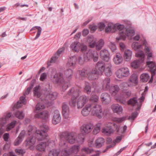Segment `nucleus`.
<instances>
[{"instance_id": "1", "label": "nucleus", "mask_w": 156, "mask_h": 156, "mask_svg": "<svg viewBox=\"0 0 156 156\" xmlns=\"http://www.w3.org/2000/svg\"><path fill=\"white\" fill-rule=\"evenodd\" d=\"M43 126L44 129L41 130H37L35 127L32 126H28L27 130L29 136L25 142L26 147H30L34 144L36 141V138L38 141H41L46 138L47 136V133L49 128L46 125H43Z\"/></svg>"}, {"instance_id": "2", "label": "nucleus", "mask_w": 156, "mask_h": 156, "mask_svg": "<svg viewBox=\"0 0 156 156\" xmlns=\"http://www.w3.org/2000/svg\"><path fill=\"white\" fill-rule=\"evenodd\" d=\"M81 134L78 135V139L77 138V134L75 133L72 132L66 131L61 133L59 137L62 139H65L70 144H73L76 142H81L83 141L84 140L83 136H82L80 138Z\"/></svg>"}, {"instance_id": "3", "label": "nucleus", "mask_w": 156, "mask_h": 156, "mask_svg": "<svg viewBox=\"0 0 156 156\" xmlns=\"http://www.w3.org/2000/svg\"><path fill=\"white\" fill-rule=\"evenodd\" d=\"M146 53L147 55L148 61L146 62L147 65L150 68L151 73V77L149 82H152L153 80L154 76L155 74L156 71V64L154 62L150 61V58L152 57V53L151 52L149 48L145 46V48Z\"/></svg>"}, {"instance_id": "4", "label": "nucleus", "mask_w": 156, "mask_h": 156, "mask_svg": "<svg viewBox=\"0 0 156 156\" xmlns=\"http://www.w3.org/2000/svg\"><path fill=\"white\" fill-rule=\"evenodd\" d=\"M80 93V91L78 89L72 88L68 92L69 95H72L71 100L69 101V104L70 106L75 107L76 104V99L79 97Z\"/></svg>"}, {"instance_id": "5", "label": "nucleus", "mask_w": 156, "mask_h": 156, "mask_svg": "<svg viewBox=\"0 0 156 156\" xmlns=\"http://www.w3.org/2000/svg\"><path fill=\"white\" fill-rule=\"evenodd\" d=\"M56 82L62 87V91H65L68 87L69 83L64 81L63 79V74L61 73H56L53 76Z\"/></svg>"}, {"instance_id": "6", "label": "nucleus", "mask_w": 156, "mask_h": 156, "mask_svg": "<svg viewBox=\"0 0 156 156\" xmlns=\"http://www.w3.org/2000/svg\"><path fill=\"white\" fill-rule=\"evenodd\" d=\"M46 92L45 93V98H41V101L42 103L47 104L49 102L48 99L54 100L57 97L58 94L56 92H52L49 88H46Z\"/></svg>"}, {"instance_id": "7", "label": "nucleus", "mask_w": 156, "mask_h": 156, "mask_svg": "<svg viewBox=\"0 0 156 156\" xmlns=\"http://www.w3.org/2000/svg\"><path fill=\"white\" fill-rule=\"evenodd\" d=\"M91 108V112L93 115L101 118L102 117L104 113L102 112V108L101 105L97 104L95 103H90Z\"/></svg>"}, {"instance_id": "8", "label": "nucleus", "mask_w": 156, "mask_h": 156, "mask_svg": "<svg viewBox=\"0 0 156 156\" xmlns=\"http://www.w3.org/2000/svg\"><path fill=\"white\" fill-rule=\"evenodd\" d=\"M112 29L114 30V31H112L113 32H114L117 30H119V37L116 38L117 40L119 41L121 39L122 37H125V32H126V29L124 28L123 25L115 24L112 26Z\"/></svg>"}, {"instance_id": "9", "label": "nucleus", "mask_w": 156, "mask_h": 156, "mask_svg": "<svg viewBox=\"0 0 156 156\" xmlns=\"http://www.w3.org/2000/svg\"><path fill=\"white\" fill-rule=\"evenodd\" d=\"M80 148L79 145L72 146L68 150L64 149L62 150L61 153V156H69L73 154H77L79 151Z\"/></svg>"}, {"instance_id": "10", "label": "nucleus", "mask_w": 156, "mask_h": 156, "mask_svg": "<svg viewBox=\"0 0 156 156\" xmlns=\"http://www.w3.org/2000/svg\"><path fill=\"white\" fill-rule=\"evenodd\" d=\"M31 90V88L28 87L23 94V96L21 97L20 98V101L17 102L15 105L16 108H19L23 105V104L25 105L27 103V101L25 99L26 96L28 95Z\"/></svg>"}, {"instance_id": "11", "label": "nucleus", "mask_w": 156, "mask_h": 156, "mask_svg": "<svg viewBox=\"0 0 156 156\" xmlns=\"http://www.w3.org/2000/svg\"><path fill=\"white\" fill-rule=\"evenodd\" d=\"M117 76L119 78L128 76L129 74V69L127 68L120 69L117 70L116 73Z\"/></svg>"}, {"instance_id": "12", "label": "nucleus", "mask_w": 156, "mask_h": 156, "mask_svg": "<svg viewBox=\"0 0 156 156\" xmlns=\"http://www.w3.org/2000/svg\"><path fill=\"white\" fill-rule=\"evenodd\" d=\"M91 51H89L88 52H85L83 54V58L82 57L80 56L78 57V62L80 64H83L84 62H87L91 58L92 56Z\"/></svg>"}, {"instance_id": "13", "label": "nucleus", "mask_w": 156, "mask_h": 156, "mask_svg": "<svg viewBox=\"0 0 156 156\" xmlns=\"http://www.w3.org/2000/svg\"><path fill=\"white\" fill-rule=\"evenodd\" d=\"M94 126L91 123L83 124L80 127L81 132L83 135L88 134L91 131Z\"/></svg>"}, {"instance_id": "14", "label": "nucleus", "mask_w": 156, "mask_h": 156, "mask_svg": "<svg viewBox=\"0 0 156 156\" xmlns=\"http://www.w3.org/2000/svg\"><path fill=\"white\" fill-rule=\"evenodd\" d=\"M87 76L88 79L90 80H94L98 78V76L100 75L98 70L95 69L90 71L89 70Z\"/></svg>"}, {"instance_id": "15", "label": "nucleus", "mask_w": 156, "mask_h": 156, "mask_svg": "<svg viewBox=\"0 0 156 156\" xmlns=\"http://www.w3.org/2000/svg\"><path fill=\"white\" fill-rule=\"evenodd\" d=\"M112 123L109 122L108 124L106 125V128H103L102 129V133L106 136H110L113 133L114 130L111 125Z\"/></svg>"}, {"instance_id": "16", "label": "nucleus", "mask_w": 156, "mask_h": 156, "mask_svg": "<svg viewBox=\"0 0 156 156\" xmlns=\"http://www.w3.org/2000/svg\"><path fill=\"white\" fill-rule=\"evenodd\" d=\"M88 101L86 96L82 95L80 96L78 99L77 102V108H82L85 105Z\"/></svg>"}, {"instance_id": "17", "label": "nucleus", "mask_w": 156, "mask_h": 156, "mask_svg": "<svg viewBox=\"0 0 156 156\" xmlns=\"http://www.w3.org/2000/svg\"><path fill=\"white\" fill-rule=\"evenodd\" d=\"M107 64L103 61H98L96 64V69L98 70L99 73L100 75H102L103 73L104 72V70L105 69Z\"/></svg>"}, {"instance_id": "18", "label": "nucleus", "mask_w": 156, "mask_h": 156, "mask_svg": "<svg viewBox=\"0 0 156 156\" xmlns=\"http://www.w3.org/2000/svg\"><path fill=\"white\" fill-rule=\"evenodd\" d=\"M61 117L59 111L58 110L55 111L52 122L54 124L56 125L60 122Z\"/></svg>"}, {"instance_id": "19", "label": "nucleus", "mask_w": 156, "mask_h": 156, "mask_svg": "<svg viewBox=\"0 0 156 156\" xmlns=\"http://www.w3.org/2000/svg\"><path fill=\"white\" fill-rule=\"evenodd\" d=\"M101 99L102 103L105 104L109 103L111 101V98L109 94L107 93H103L101 96Z\"/></svg>"}, {"instance_id": "20", "label": "nucleus", "mask_w": 156, "mask_h": 156, "mask_svg": "<svg viewBox=\"0 0 156 156\" xmlns=\"http://www.w3.org/2000/svg\"><path fill=\"white\" fill-rule=\"evenodd\" d=\"M109 53L108 51L103 49L101 51L100 56L101 58L106 62H108L110 59Z\"/></svg>"}, {"instance_id": "21", "label": "nucleus", "mask_w": 156, "mask_h": 156, "mask_svg": "<svg viewBox=\"0 0 156 156\" xmlns=\"http://www.w3.org/2000/svg\"><path fill=\"white\" fill-rule=\"evenodd\" d=\"M25 134V131L24 130H23L21 131L18 137L14 142V145L15 146H18L22 142L24 138Z\"/></svg>"}, {"instance_id": "22", "label": "nucleus", "mask_w": 156, "mask_h": 156, "mask_svg": "<svg viewBox=\"0 0 156 156\" xmlns=\"http://www.w3.org/2000/svg\"><path fill=\"white\" fill-rule=\"evenodd\" d=\"M70 48L73 51L75 52H78L82 47L81 44L77 41H75L72 43L70 45Z\"/></svg>"}, {"instance_id": "23", "label": "nucleus", "mask_w": 156, "mask_h": 156, "mask_svg": "<svg viewBox=\"0 0 156 156\" xmlns=\"http://www.w3.org/2000/svg\"><path fill=\"white\" fill-rule=\"evenodd\" d=\"M62 114L65 118L67 119L69 113V108L67 104L65 102L62 105Z\"/></svg>"}, {"instance_id": "24", "label": "nucleus", "mask_w": 156, "mask_h": 156, "mask_svg": "<svg viewBox=\"0 0 156 156\" xmlns=\"http://www.w3.org/2000/svg\"><path fill=\"white\" fill-rule=\"evenodd\" d=\"M48 112L46 111H44L40 113L36 114L35 117L37 119H41L43 120L47 119L48 117Z\"/></svg>"}, {"instance_id": "25", "label": "nucleus", "mask_w": 156, "mask_h": 156, "mask_svg": "<svg viewBox=\"0 0 156 156\" xmlns=\"http://www.w3.org/2000/svg\"><path fill=\"white\" fill-rule=\"evenodd\" d=\"M110 80L109 78H107L104 79L101 83L102 89L107 90L109 89L110 86Z\"/></svg>"}, {"instance_id": "26", "label": "nucleus", "mask_w": 156, "mask_h": 156, "mask_svg": "<svg viewBox=\"0 0 156 156\" xmlns=\"http://www.w3.org/2000/svg\"><path fill=\"white\" fill-rule=\"evenodd\" d=\"M116 65L121 64L122 62L123 58L121 55L119 53H117L113 59Z\"/></svg>"}, {"instance_id": "27", "label": "nucleus", "mask_w": 156, "mask_h": 156, "mask_svg": "<svg viewBox=\"0 0 156 156\" xmlns=\"http://www.w3.org/2000/svg\"><path fill=\"white\" fill-rule=\"evenodd\" d=\"M111 108L114 112L118 114L122 113V107L118 104H113L111 106Z\"/></svg>"}, {"instance_id": "28", "label": "nucleus", "mask_w": 156, "mask_h": 156, "mask_svg": "<svg viewBox=\"0 0 156 156\" xmlns=\"http://www.w3.org/2000/svg\"><path fill=\"white\" fill-rule=\"evenodd\" d=\"M91 108L90 107V104H88L86 105L85 107L82 110L81 113L84 116H87L91 111Z\"/></svg>"}, {"instance_id": "29", "label": "nucleus", "mask_w": 156, "mask_h": 156, "mask_svg": "<svg viewBox=\"0 0 156 156\" xmlns=\"http://www.w3.org/2000/svg\"><path fill=\"white\" fill-rule=\"evenodd\" d=\"M110 93L113 95H115L119 90V87L117 85L111 86L109 87Z\"/></svg>"}, {"instance_id": "30", "label": "nucleus", "mask_w": 156, "mask_h": 156, "mask_svg": "<svg viewBox=\"0 0 156 156\" xmlns=\"http://www.w3.org/2000/svg\"><path fill=\"white\" fill-rule=\"evenodd\" d=\"M77 58L75 56H73L70 57L68 60V62L67 63V66L68 67H74L77 61Z\"/></svg>"}, {"instance_id": "31", "label": "nucleus", "mask_w": 156, "mask_h": 156, "mask_svg": "<svg viewBox=\"0 0 156 156\" xmlns=\"http://www.w3.org/2000/svg\"><path fill=\"white\" fill-rule=\"evenodd\" d=\"M112 67V66L110 63L109 62L107 64V66L104 70L106 76L109 77L111 76L112 73L111 69Z\"/></svg>"}, {"instance_id": "32", "label": "nucleus", "mask_w": 156, "mask_h": 156, "mask_svg": "<svg viewBox=\"0 0 156 156\" xmlns=\"http://www.w3.org/2000/svg\"><path fill=\"white\" fill-rule=\"evenodd\" d=\"M46 145L47 143L45 141L41 142L36 146V149L40 151H44L45 150Z\"/></svg>"}, {"instance_id": "33", "label": "nucleus", "mask_w": 156, "mask_h": 156, "mask_svg": "<svg viewBox=\"0 0 156 156\" xmlns=\"http://www.w3.org/2000/svg\"><path fill=\"white\" fill-rule=\"evenodd\" d=\"M93 150L88 147H84L81 150V156H86V154H89L92 152Z\"/></svg>"}, {"instance_id": "34", "label": "nucleus", "mask_w": 156, "mask_h": 156, "mask_svg": "<svg viewBox=\"0 0 156 156\" xmlns=\"http://www.w3.org/2000/svg\"><path fill=\"white\" fill-rule=\"evenodd\" d=\"M105 142V140L103 138H98L95 141L96 147L97 148L101 147L104 145Z\"/></svg>"}, {"instance_id": "35", "label": "nucleus", "mask_w": 156, "mask_h": 156, "mask_svg": "<svg viewBox=\"0 0 156 156\" xmlns=\"http://www.w3.org/2000/svg\"><path fill=\"white\" fill-rule=\"evenodd\" d=\"M132 55V51L129 49H127L124 52V58L126 61H129L131 59Z\"/></svg>"}, {"instance_id": "36", "label": "nucleus", "mask_w": 156, "mask_h": 156, "mask_svg": "<svg viewBox=\"0 0 156 156\" xmlns=\"http://www.w3.org/2000/svg\"><path fill=\"white\" fill-rule=\"evenodd\" d=\"M136 56L138 58V59L140 62H143L144 60V52L142 51H139L136 54Z\"/></svg>"}, {"instance_id": "37", "label": "nucleus", "mask_w": 156, "mask_h": 156, "mask_svg": "<svg viewBox=\"0 0 156 156\" xmlns=\"http://www.w3.org/2000/svg\"><path fill=\"white\" fill-rule=\"evenodd\" d=\"M131 94L130 90L127 89H123L121 94V96L123 98H127L129 97Z\"/></svg>"}, {"instance_id": "38", "label": "nucleus", "mask_w": 156, "mask_h": 156, "mask_svg": "<svg viewBox=\"0 0 156 156\" xmlns=\"http://www.w3.org/2000/svg\"><path fill=\"white\" fill-rule=\"evenodd\" d=\"M34 96H37L38 98L40 97L41 93L39 86H37L34 88Z\"/></svg>"}, {"instance_id": "39", "label": "nucleus", "mask_w": 156, "mask_h": 156, "mask_svg": "<svg viewBox=\"0 0 156 156\" xmlns=\"http://www.w3.org/2000/svg\"><path fill=\"white\" fill-rule=\"evenodd\" d=\"M125 37H122L121 39L124 40L126 37V36H133L135 34V31L134 30L132 29L127 30L126 29V32H125Z\"/></svg>"}, {"instance_id": "40", "label": "nucleus", "mask_w": 156, "mask_h": 156, "mask_svg": "<svg viewBox=\"0 0 156 156\" xmlns=\"http://www.w3.org/2000/svg\"><path fill=\"white\" fill-rule=\"evenodd\" d=\"M42 141H45L46 143L47 144H48V146L50 148L53 147L55 145V143L54 141L53 140H48V134L46 138Z\"/></svg>"}, {"instance_id": "41", "label": "nucleus", "mask_w": 156, "mask_h": 156, "mask_svg": "<svg viewBox=\"0 0 156 156\" xmlns=\"http://www.w3.org/2000/svg\"><path fill=\"white\" fill-rule=\"evenodd\" d=\"M36 28L37 29V34L36 37L34 38V40H36L40 36L42 28L40 27L39 26H35V27H33L30 30V31H32L33 30H34L35 28Z\"/></svg>"}, {"instance_id": "42", "label": "nucleus", "mask_w": 156, "mask_h": 156, "mask_svg": "<svg viewBox=\"0 0 156 156\" xmlns=\"http://www.w3.org/2000/svg\"><path fill=\"white\" fill-rule=\"evenodd\" d=\"M142 46L141 44H139L138 42L136 41L133 42L132 44V48L136 51H138L141 48Z\"/></svg>"}, {"instance_id": "43", "label": "nucleus", "mask_w": 156, "mask_h": 156, "mask_svg": "<svg viewBox=\"0 0 156 156\" xmlns=\"http://www.w3.org/2000/svg\"><path fill=\"white\" fill-rule=\"evenodd\" d=\"M142 63L143 62H140L139 60L137 59L131 62V66L132 67L136 69L138 68L140 64Z\"/></svg>"}, {"instance_id": "44", "label": "nucleus", "mask_w": 156, "mask_h": 156, "mask_svg": "<svg viewBox=\"0 0 156 156\" xmlns=\"http://www.w3.org/2000/svg\"><path fill=\"white\" fill-rule=\"evenodd\" d=\"M138 103V101L136 98L134 97L131 98L128 101L127 104L129 105L134 106Z\"/></svg>"}, {"instance_id": "45", "label": "nucleus", "mask_w": 156, "mask_h": 156, "mask_svg": "<svg viewBox=\"0 0 156 156\" xmlns=\"http://www.w3.org/2000/svg\"><path fill=\"white\" fill-rule=\"evenodd\" d=\"M60 152L59 150H52L49 151L48 156H58Z\"/></svg>"}, {"instance_id": "46", "label": "nucleus", "mask_w": 156, "mask_h": 156, "mask_svg": "<svg viewBox=\"0 0 156 156\" xmlns=\"http://www.w3.org/2000/svg\"><path fill=\"white\" fill-rule=\"evenodd\" d=\"M140 78L142 81L146 82L149 79L150 76L147 73H143L141 75Z\"/></svg>"}, {"instance_id": "47", "label": "nucleus", "mask_w": 156, "mask_h": 156, "mask_svg": "<svg viewBox=\"0 0 156 156\" xmlns=\"http://www.w3.org/2000/svg\"><path fill=\"white\" fill-rule=\"evenodd\" d=\"M104 41L102 39H100L97 42L96 45V49L99 50L104 45Z\"/></svg>"}, {"instance_id": "48", "label": "nucleus", "mask_w": 156, "mask_h": 156, "mask_svg": "<svg viewBox=\"0 0 156 156\" xmlns=\"http://www.w3.org/2000/svg\"><path fill=\"white\" fill-rule=\"evenodd\" d=\"M16 117L19 119H22L24 117V114L22 111H17L15 114Z\"/></svg>"}, {"instance_id": "49", "label": "nucleus", "mask_w": 156, "mask_h": 156, "mask_svg": "<svg viewBox=\"0 0 156 156\" xmlns=\"http://www.w3.org/2000/svg\"><path fill=\"white\" fill-rule=\"evenodd\" d=\"M137 78L136 75L133 73L131 76L129 80L132 83H137Z\"/></svg>"}, {"instance_id": "50", "label": "nucleus", "mask_w": 156, "mask_h": 156, "mask_svg": "<svg viewBox=\"0 0 156 156\" xmlns=\"http://www.w3.org/2000/svg\"><path fill=\"white\" fill-rule=\"evenodd\" d=\"M73 70L70 69L66 70L65 72V75L66 77L69 79L71 78Z\"/></svg>"}, {"instance_id": "51", "label": "nucleus", "mask_w": 156, "mask_h": 156, "mask_svg": "<svg viewBox=\"0 0 156 156\" xmlns=\"http://www.w3.org/2000/svg\"><path fill=\"white\" fill-rule=\"evenodd\" d=\"M101 124L100 123L97 124L93 131V133L96 135L100 131Z\"/></svg>"}, {"instance_id": "52", "label": "nucleus", "mask_w": 156, "mask_h": 156, "mask_svg": "<svg viewBox=\"0 0 156 156\" xmlns=\"http://www.w3.org/2000/svg\"><path fill=\"white\" fill-rule=\"evenodd\" d=\"M126 117H122L121 118L114 117L112 118V120L117 123H119L122 122L125 119Z\"/></svg>"}, {"instance_id": "53", "label": "nucleus", "mask_w": 156, "mask_h": 156, "mask_svg": "<svg viewBox=\"0 0 156 156\" xmlns=\"http://www.w3.org/2000/svg\"><path fill=\"white\" fill-rule=\"evenodd\" d=\"M16 122V121H14L8 125L6 128L7 130V131H9L13 128L15 126Z\"/></svg>"}, {"instance_id": "54", "label": "nucleus", "mask_w": 156, "mask_h": 156, "mask_svg": "<svg viewBox=\"0 0 156 156\" xmlns=\"http://www.w3.org/2000/svg\"><path fill=\"white\" fill-rule=\"evenodd\" d=\"M89 69H83L80 71V76L83 77H85L87 76Z\"/></svg>"}, {"instance_id": "55", "label": "nucleus", "mask_w": 156, "mask_h": 156, "mask_svg": "<svg viewBox=\"0 0 156 156\" xmlns=\"http://www.w3.org/2000/svg\"><path fill=\"white\" fill-rule=\"evenodd\" d=\"M11 113L10 112L8 113L5 116L4 118H2L0 120L2 121V123L3 124H5L6 121L11 117Z\"/></svg>"}, {"instance_id": "56", "label": "nucleus", "mask_w": 156, "mask_h": 156, "mask_svg": "<svg viewBox=\"0 0 156 156\" xmlns=\"http://www.w3.org/2000/svg\"><path fill=\"white\" fill-rule=\"evenodd\" d=\"M15 151L18 155H20L22 156L26 152L25 150L23 149H15Z\"/></svg>"}, {"instance_id": "57", "label": "nucleus", "mask_w": 156, "mask_h": 156, "mask_svg": "<svg viewBox=\"0 0 156 156\" xmlns=\"http://www.w3.org/2000/svg\"><path fill=\"white\" fill-rule=\"evenodd\" d=\"M138 113L136 112H133L131 115L129 116L128 119L129 120H131L132 121H133L135 118L138 115Z\"/></svg>"}, {"instance_id": "58", "label": "nucleus", "mask_w": 156, "mask_h": 156, "mask_svg": "<svg viewBox=\"0 0 156 156\" xmlns=\"http://www.w3.org/2000/svg\"><path fill=\"white\" fill-rule=\"evenodd\" d=\"M45 108V106L42 104L41 103H38L36 105V110H39L42 109L44 108Z\"/></svg>"}, {"instance_id": "59", "label": "nucleus", "mask_w": 156, "mask_h": 156, "mask_svg": "<svg viewBox=\"0 0 156 156\" xmlns=\"http://www.w3.org/2000/svg\"><path fill=\"white\" fill-rule=\"evenodd\" d=\"M109 47L113 52H114L116 49L115 44L114 42H110L109 44Z\"/></svg>"}, {"instance_id": "60", "label": "nucleus", "mask_w": 156, "mask_h": 156, "mask_svg": "<svg viewBox=\"0 0 156 156\" xmlns=\"http://www.w3.org/2000/svg\"><path fill=\"white\" fill-rule=\"evenodd\" d=\"M84 91L88 94H90L91 92V87L88 85H87L85 86L84 89Z\"/></svg>"}, {"instance_id": "61", "label": "nucleus", "mask_w": 156, "mask_h": 156, "mask_svg": "<svg viewBox=\"0 0 156 156\" xmlns=\"http://www.w3.org/2000/svg\"><path fill=\"white\" fill-rule=\"evenodd\" d=\"M98 96L97 95H92L90 100L93 102H94V103H96L98 101Z\"/></svg>"}, {"instance_id": "62", "label": "nucleus", "mask_w": 156, "mask_h": 156, "mask_svg": "<svg viewBox=\"0 0 156 156\" xmlns=\"http://www.w3.org/2000/svg\"><path fill=\"white\" fill-rule=\"evenodd\" d=\"M113 125L114 126V128L115 129L116 131V132L118 133H120V126L119 125H117L115 123H112L111 125V126Z\"/></svg>"}, {"instance_id": "63", "label": "nucleus", "mask_w": 156, "mask_h": 156, "mask_svg": "<svg viewBox=\"0 0 156 156\" xmlns=\"http://www.w3.org/2000/svg\"><path fill=\"white\" fill-rule=\"evenodd\" d=\"M91 53L93 56H91V58H93V61L94 62H96L97 61L98 58V55L97 54V53L96 52H95L94 53L91 51Z\"/></svg>"}, {"instance_id": "64", "label": "nucleus", "mask_w": 156, "mask_h": 156, "mask_svg": "<svg viewBox=\"0 0 156 156\" xmlns=\"http://www.w3.org/2000/svg\"><path fill=\"white\" fill-rule=\"evenodd\" d=\"M122 138L121 136H118L116 137L115 140L113 141V143L114 145H115L117 143H119L122 140Z\"/></svg>"}]
</instances>
